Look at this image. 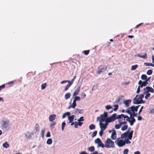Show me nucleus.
<instances>
[{
	"label": "nucleus",
	"mask_w": 154,
	"mask_h": 154,
	"mask_svg": "<svg viewBox=\"0 0 154 154\" xmlns=\"http://www.w3.org/2000/svg\"><path fill=\"white\" fill-rule=\"evenodd\" d=\"M80 86H78L76 89L75 90V91L73 93V96H75L77 95L80 91Z\"/></svg>",
	"instance_id": "obj_13"
},
{
	"label": "nucleus",
	"mask_w": 154,
	"mask_h": 154,
	"mask_svg": "<svg viewBox=\"0 0 154 154\" xmlns=\"http://www.w3.org/2000/svg\"><path fill=\"white\" fill-rule=\"evenodd\" d=\"M117 115L116 113H114L110 117L107 118L106 120V123H109L115 121L116 119H119V122L120 121H122L121 119L120 115H118L116 116Z\"/></svg>",
	"instance_id": "obj_2"
},
{
	"label": "nucleus",
	"mask_w": 154,
	"mask_h": 154,
	"mask_svg": "<svg viewBox=\"0 0 154 154\" xmlns=\"http://www.w3.org/2000/svg\"><path fill=\"white\" fill-rule=\"evenodd\" d=\"M70 96V93H66L65 95V98L66 99H69Z\"/></svg>",
	"instance_id": "obj_25"
},
{
	"label": "nucleus",
	"mask_w": 154,
	"mask_h": 154,
	"mask_svg": "<svg viewBox=\"0 0 154 154\" xmlns=\"http://www.w3.org/2000/svg\"><path fill=\"white\" fill-rule=\"evenodd\" d=\"M152 70L151 69L148 70L147 72V74L148 75H151L152 73Z\"/></svg>",
	"instance_id": "obj_38"
},
{
	"label": "nucleus",
	"mask_w": 154,
	"mask_h": 154,
	"mask_svg": "<svg viewBox=\"0 0 154 154\" xmlns=\"http://www.w3.org/2000/svg\"><path fill=\"white\" fill-rule=\"evenodd\" d=\"M107 116V113L106 112H104L103 114H101L100 117L97 118V120H99L100 122H102L106 121V120Z\"/></svg>",
	"instance_id": "obj_4"
},
{
	"label": "nucleus",
	"mask_w": 154,
	"mask_h": 154,
	"mask_svg": "<svg viewBox=\"0 0 154 154\" xmlns=\"http://www.w3.org/2000/svg\"><path fill=\"white\" fill-rule=\"evenodd\" d=\"M144 64V65L146 66H152L154 67V65L153 64H152V63H145Z\"/></svg>",
	"instance_id": "obj_26"
},
{
	"label": "nucleus",
	"mask_w": 154,
	"mask_h": 154,
	"mask_svg": "<svg viewBox=\"0 0 154 154\" xmlns=\"http://www.w3.org/2000/svg\"><path fill=\"white\" fill-rule=\"evenodd\" d=\"M141 78L143 80H146L147 79V76L143 74L141 75Z\"/></svg>",
	"instance_id": "obj_40"
},
{
	"label": "nucleus",
	"mask_w": 154,
	"mask_h": 154,
	"mask_svg": "<svg viewBox=\"0 0 154 154\" xmlns=\"http://www.w3.org/2000/svg\"><path fill=\"white\" fill-rule=\"evenodd\" d=\"M131 100H128L124 101V103L126 107H128L129 106V104L131 103Z\"/></svg>",
	"instance_id": "obj_18"
},
{
	"label": "nucleus",
	"mask_w": 154,
	"mask_h": 154,
	"mask_svg": "<svg viewBox=\"0 0 154 154\" xmlns=\"http://www.w3.org/2000/svg\"><path fill=\"white\" fill-rule=\"evenodd\" d=\"M138 66L137 65H135L132 66L131 68V70H135L137 67Z\"/></svg>",
	"instance_id": "obj_31"
},
{
	"label": "nucleus",
	"mask_w": 154,
	"mask_h": 154,
	"mask_svg": "<svg viewBox=\"0 0 154 154\" xmlns=\"http://www.w3.org/2000/svg\"><path fill=\"white\" fill-rule=\"evenodd\" d=\"M88 150L89 151L91 152H93L94 150V148L93 146H91L88 148Z\"/></svg>",
	"instance_id": "obj_29"
},
{
	"label": "nucleus",
	"mask_w": 154,
	"mask_h": 154,
	"mask_svg": "<svg viewBox=\"0 0 154 154\" xmlns=\"http://www.w3.org/2000/svg\"><path fill=\"white\" fill-rule=\"evenodd\" d=\"M138 84L140 85V88H142L143 86H146L147 84H148V83L145 82H142L140 80L138 82Z\"/></svg>",
	"instance_id": "obj_10"
},
{
	"label": "nucleus",
	"mask_w": 154,
	"mask_h": 154,
	"mask_svg": "<svg viewBox=\"0 0 154 154\" xmlns=\"http://www.w3.org/2000/svg\"><path fill=\"white\" fill-rule=\"evenodd\" d=\"M5 84H3L2 85L0 86V91L1 90L5 88Z\"/></svg>",
	"instance_id": "obj_51"
},
{
	"label": "nucleus",
	"mask_w": 154,
	"mask_h": 154,
	"mask_svg": "<svg viewBox=\"0 0 154 154\" xmlns=\"http://www.w3.org/2000/svg\"><path fill=\"white\" fill-rule=\"evenodd\" d=\"M68 83H69L68 84L70 86H71L72 84V83H73V81H72L71 80L70 82L69 81H68Z\"/></svg>",
	"instance_id": "obj_60"
},
{
	"label": "nucleus",
	"mask_w": 154,
	"mask_h": 154,
	"mask_svg": "<svg viewBox=\"0 0 154 154\" xmlns=\"http://www.w3.org/2000/svg\"><path fill=\"white\" fill-rule=\"evenodd\" d=\"M56 115L53 114L49 116V119L50 122H53L56 118Z\"/></svg>",
	"instance_id": "obj_14"
},
{
	"label": "nucleus",
	"mask_w": 154,
	"mask_h": 154,
	"mask_svg": "<svg viewBox=\"0 0 154 154\" xmlns=\"http://www.w3.org/2000/svg\"><path fill=\"white\" fill-rule=\"evenodd\" d=\"M70 86L68 84L65 87V88L64 89V91H66L68 90L69 89V87Z\"/></svg>",
	"instance_id": "obj_45"
},
{
	"label": "nucleus",
	"mask_w": 154,
	"mask_h": 154,
	"mask_svg": "<svg viewBox=\"0 0 154 154\" xmlns=\"http://www.w3.org/2000/svg\"><path fill=\"white\" fill-rule=\"evenodd\" d=\"M98 70L97 72V74H99L101 73L104 72L107 69V67L105 65H101L98 67Z\"/></svg>",
	"instance_id": "obj_5"
},
{
	"label": "nucleus",
	"mask_w": 154,
	"mask_h": 154,
	"mask_svg": "<svg viewBox=\"0 0 154 154\" xmlns=\"http://www.w3.org/2000/svg\"><path fill=\"white\" fill-rule=\"evenodd\" d=\"M128 152V150L127 149H125L123 151V154H127Z\"/></svg>",
	"instance_id": "obj_48"
},
{
	"label": "nucleus",
	"mask_w": 154,
	"mask_h": 154,
	"mask_svg": "<svg viewBox=\"0 0 154 154\" xmlns=\"http://www.w3.org/2000/svg\"><path fill=\"white\" fill-rule=\"evenodd\" d=\"M39 126L38 124L36 123L35 124V132L36 133L37 132L39 131Z\"/></svg>",
	"instance_id": "obj_22"
},
{
	"label": "nucleus",
	"mask_w": 154,
	"mask_h": 154,
	"mask_svg": "<svg viewBox=\"0 0 154 154\" xmlns=\"http://www.w3.org/2000/svg\"><path fill=\"white\" fill-rule=\"evenodd\" d=\"M68 83H69L68 84L70 86H71L72 84V83H73V81H72L71 80L70 82L69 81H68Z\"/></svg>",
	"instance_id": "obj_59"
},
{
	"label": "nucleus",
	"mask_w": 154,
	"mask_h": 154,
	"mask_svg": "<svg viewBox=\"0 0 154 154\" xmlns=\"http://www.w3.org/2000/svg\"><path fill=\"white\" fill-rule=\"evenodd\" d=\"M130 115V118H131V120H133L134 121H135V119L134 118V117H133V116H131V114H129Z\"/></svg>",
	"instance_id": "obj_55"
},
{
	"label": "nucleus",
	"mask_w": 154,
	"mask_h": 154,
	"mask_svg": "<svg viewBox=\"0 0 154 154\" xmlns=\"http://www.w3.org/2000/svg\"><path fill=\"white\" fill-rule=\"evenodd\" d=\"M107 123H108L106 122L105 124H104L102 123V122H100V129L102 130H103L104 131L107 128Z\"/></svg>",
	"instance_id": "obj_7"
},
{
	"label": "nucleus",
	"mask_w": 154,
	"mask_h": 154,
	"mask_svg": "<svg viewBox=\"0 0 154 154\" xmlns=\"http://www.w3.org/2000/svg\"><path fill=\"white\" fill-rule=\"evenodd\" d=\"M56 124V122H55L53 121L50 125V127L51 128H54V126Z\"/></svg>",
	"instance_id": "obj_28"
},
{
	"label": "nucleus",
	"mask_w": 154,
	"mask_h": 154,
	"mask_svg": "<svg viewBox=\"0 0 154 154\" xmlns=\"http://www.w3.org/2000/svg\"><path fill=\"white\" fill-rule=\"evenodd\" d=\"M83 117H81L78 120V122H80V121H84V119H83Z\"/></svg>",
	"instance_id": "obj_50"
},
{
	"label": "nucleus",
	"mask_w": 154,
	"mask_h": 154,
	"mask_svg": "<svg viewBox=\"0 0 154 154\" xmlns=\"http://www.w3.org/2000/svg\"><path fill=\"white\" fill-rule=\"evenodd\" d=\"M9 123V122L8 121H4L2 125V128L4 129L8 127Z\"/></svg>",
	"instance_id": "obj_11"
},
{
	"label": "nucleus",
	"mask_w": 154,
	"mask_h": 154,
	"mask_svg": "<svg viewBox=\"0 0 154 154\" xmlns=\"http://www.w3.org/2000/svg\"><path fill=\"white\" fill-rule=\"evenodd\" d=\"M52 143V140L50 138H49L47 141V143L48 144H51Z\"/></svg>",
	"instance_id": "obj_34"
},
{
	"label": "nucleus",
	"mask_w": 154,
	"mask_h": 154,
	"mask_svg": "<svg viewBox=\"0 0 154 154\" xmlns=\"http://www.w3.org/2000/svg\"><path fill=\"white\" fill-rule=\"evenodd\" d=\"M83 110L82 109H77L75 110V112L78 113H82Z\"/></svg>",
	"instance_id": "obj_30"
},
{
	"label": "nucleus",
	"mask_w": 154,
	"mask_h": 154,
	"mask_svg": "<svg viewBox=\"0 0 154 154\" xmlns=\"http://www.w3.org/2000/svg\"><path fill=\"white\" fill-rule=\"evenodd\" d=\"M68 117V119L69 120V123H72L75 118V116L74 115H73L71 116H69Z\"/></svg>",
	"instance_id": "obj_19"
},
{
	"label": "nucleus",
	"mask_w": 154,
	"mask_h": 154,
	"mask_svg": "<svg viewBox=\"0 0 154 154\" xmlns=\"http://www.w3.org/2000/svg\"><path fill=\"white\" fill-rule=\"evenodd\" d=\"M97 133V132L96 131H94V132H93L92 134V137H95Z\"/></svg>",
	"instance_id": "obj_44"
},
{
	"label": "nucleus",
	"mask_w": 154,
	"mask_h": 154,
	"mask_svg": "<svg viewBox=\"0 0 154 154\" xmlns=\"http://www.w3.org/2000/svg\"><path fill=\"white\" fill-rule=\"evenodd\" d=\"M140 105H139L136 106H132L128 108V109L125 112L128 114H131V113L137 112V111L138 107Z\"/></svg>",
	"instance_id": "obj_3"
},
{
	"label": "nucleus",
	"mask_w": 154,
	"mask_h": 154,
	"mask_svg": "<svg viewBox=\"0 0 154 154\" xmlns=\"http://www.w3.org/2000/svg\"><path fill=\"white\" fill-rule=\"evenodd\" d=\"M75 97L74 98V99L76 100V101H80V97H79L78 96H75Z\"/></svg>",
	"instance_id": "obj_47"
},
{
	"label": "nucleus",
	"mask_w": 154,
	"mask_h": 154,
	"mask_svg": "<svg viewBox=\"0 0 154 154\" xmlns=\"http://www.w3.org/2000/svg\"><path fill=\"white\" fill-rule=\"evenodd\" d=\"M50 136H51V135H50V132L48 131L47 132V133L46 134V136L47 137H50Z\"/></svg>",
	"instance_id": "obj_62"
},
{
	"label": "nucleus",
	"mask_w": 154,
	"mask_h": 154,
	"mask_svg": "<svg viewBox=\"0 0 154 154\" xmlns=\"http://www.w3.org/2000/svg\"><path fill=\"white\" fill-rule=\"evenodd\" d=\"M47 85V84L46 83H44L43 84H42L41 85V89L42 90H43L45 88L46 86Z\"/></svg>",
	"instance_id": "obj_32"
},
{
	"label": "nucleus",
	"mask_w": 154,
	"mask_h": 154,
	"mask_svg": "<svg viewBox=\"0 0 154 154\" xmlns=\"http://www.w3.org/2000/svg\"><path fill=\"white\" fill-rule=\"evenodd\" d=\"M128 122L130 123L131 125H132L135 121L130 120Z\"/></svg>",
	"instance_id": "obj_46"
},
{
	"label": "nucleus",
	"mask_w": 154,
	"mask_h": 154,
	"mask_svg": "<svg viewBox=\"0 0 154 154\" xmlns=\"http://www.w3.org/2000/svg\"><path fill=\"white\" fill-rule=\"evenodd\" d=\"M145 94H146V95L145 96V98L146 99H147L149 97L150 94L149 93H144Z\"/></svg>",
	"instance_id": "obj_42"
},
{
	"label": "nucleus",
	"mask_w": 154,
	"mask_h": 154,
	"mask_svg": "<svg viewBox=\"0 0 154 154\" xmlns=\"http://www.w3.org/2000/svg\"><path fill=\"white\" fill-rule=\"evenodd\" d=\"M150 113H153L154 114V108L150 110Z\"/></svg>",
	"instance_id": "obj_64"
},
{
	"label": "nucleus",
	"mask_w": 154,
	"mask_h": 154,
	"mask_svg": "<svg viewBox=\"0 0 154 154\" xmlns=\"http://www.w3.org/2000/svg\"><path fill=\"white\" fill-rule=\"evenodd\" d=\"M121 116V119L122 121V119L123 118H124V120H125V119L126 118V120L128 122H129V120H130V118L128 116L125 115L123 114H122L120 115Z\"/></svg>",
	"instance_id": "obj_9"
},
{
	"label": "nucleus",
	"mask_w": 154,
	"mask_h": 154,
	"mask_svg": "<svg viewBox=\"0 0 154 154\" xmlns=\"http://www.w3.org/2000/svg\"><path fill=\"white\" fill-rule=\"evenodd\" d=\"M128 127V125H125L122 127L121 130L122 131L125 130Z\"/></svg>",
	"instance_id": "obj_36"
},
{
	"label": "nucleus",
	"mask_w": 154,
	"mask_h": 154,
	"mask_svg": "<svg viewBox=\"0 0 154 154\" xmlns=\"http://www.w3.org/2000/svg\"><path fill=\"white\" fill-rule=\"evenodd\" d=\"M140 86H139L137 88V94H138L140 91Z\"/></svg>",
	"instance_id": "obj_56"
},
{
	"label": "nucleus",
	"mask_w": 154,
	"mask_h": 154,
	"mask_svg": "<svg viewBox=\"0 0 154 154\" xmlns=\"http://www.w3.org/2000/svg\"><path fill=\"white\" fill-rule=\"evenodd\" d=\"M95 143L98 144H103L100 139L99 138H97L95 140Z\"/></svg>",
	"instance_id": "obj_21"
},
{
	"label": "nucleus",
	"mask_w": 154,
	"mask_h": 154,
	"mask_svg": "<svg viewBox=\"0 0 154 154\" xmlns=\"http://www.w3.org/2000/svg\"><path fill=\"white\" fill-rule=\"evenodd\" d=\"M66 125V123L64 122H62V130L63 131L64 130V128Z\"/></svg>",
	"instance_id": "obj_43"
},
{
	"label": "nucleus",
	"mask_w": 154,
	"mask_h": 154,
	"mask_svg": "<svg viewBox=\"0 0 154 154\" xmlns=\"http://www.w3.org/2000/svg\"><path fill=\"white\" fill-rule=\"evenodd\" d=\"M95 128V125H94L93 124L91 125L89 127V128L91 130L94 129Z\"/></svg>",
	"instance_id": "obj_27"
},
{
	"label": "nucleus",
	"mask_w": 154,
	"mask_h": 154,
	"mask_svg": "<svg viewBox=\"0 0 154 154\" xmlns=\"http://www.w3.org/2000/svg\"><path fill=\"white\" fill-rule=\"evenodd\" d=\"M70 115V113L69 112H66L65 113L63 114V115L62 116V118L63 119L64 118L66 117V116H69Z\"/></svg>",
	"instance_id": "obj_23"
},
{
	"label": "nucleus",
	"mask_w": 154,
	"mask_h": 154,
	"mask_svg": "<svg viewBox=\"0 0 154 154\" xmlns=\"http://www.w3.org/2000/svg\"><path fill=\"white\" fill-rule=\"evenodd\" d=\"M124 97V96L123 95L121 96L120 97H118L117 98V100L116 101V102L117 103H119V101L120 100H121V98L122 97Z\"/></svg>",
	"instance_id": "obj_41"
},
{
	"label": "nucleus",
	"mask_w": 154,
	"mask_h": 154,
	"mask_svg": "<svg viewBox=\"0 0 154 154\" xmlns=\"http://www.w3.org/2000/svg\"><path fill=\"white\" fill-rule=\"evenodd\" d=\"M68 83H69L68 84L70 86H71L72 84V83H73V81H72L71 80L70 82L69 81H68Z\"/></svg>",
	"instance_id": "obj_58"
},
{
	"label": "nucleus",
	"mask_w": 154,
	"mask_h": 154,
	"mask_svg": "<svg viewBox=\"0 0 154 154\" xmlns=\"http://www.w3.org/2000/svg\"><path fill=\"white\" fill-rule=\"evenodd\" d=\"M136 100H138L139 102H141L140 99V98L138 97V95H137L133 99V103L134 104H139V103H136Z\"/></svg>",
	"instance_id": "obj_16"
},
{
	"label": "nucleus",
	"mask_w": 154,
	"mask_h": 154,
	"mask_svg": "<svg viewBox=\"0 0 154 154\" xmlns=\"http://www.w3.org/2000/svg\"><path fill=\"white\" fill-rule=\"evenodd\" d=\"M120 121H120L119 122L121 126L125 124H127V122L125 121H124V122H120Z\"/></svg>",
	"instance_id": "obj_53"
},
{
	"label": "nucleus",
	"mask_w": 154,
	"mask_h": 154,
	"mask_svg": "<svg viewBox=\"0 0 154 154\" xmlns=\"http://www.w3.org/2000/svg\"><path fill=\"white\" fill-rule=\"evenodd\" d=\"M104 131V130H102L100 129V131L99 132V135H100V136H102V135L103 134V131Z\"/></svg>",
	"instance_id": "obj_54"
},
{
	"label": "nucleus",
	"mask_w": 154,
	"mask_h": 154,
	"mask_svg": "<svg viewBox=\"0 0 154 154\" xmlns=\"http://www.w3.org/2000/svg\"><path fill=\"white\" fill-rule=\"evenodd\" d=\"M90 154H103L102 153H98V152L96 151L94 152L93 153H91Z\"/></svg>",
	"instance_id": "obj_57"
},
{
	"label": "nucleus",
	"mask_w": 154,
	"mask_h": 154,
	"mask_svg": "<svg viewBox=\"0 0 154 154\" xmlns=\"http://www.w3.org/2000/svg\"><path fill=\"white\" fill-rule=\"evenodd\" d=\"M144 93H147L149 92L151 93L154 92V89L151 87L147 86L145 88H144Z\"/></svg>",
	"instance_id": "obj_6"
},
{
	"label": "nucleus",
	"mask_w": 154,
	"mask_h": 154,
	"mask_svg": "<svg viewBox=\"0 0 154 154\" xmlns=\"http://www.w3.org/2000/svg\"><path fill=\"white\" fill-rule=\"evenodd\" d=\"M114 143L110 139L107 138L105 142V144H114Z\"/></svg>",
	"instance_id": "obj_15"
},
{
	"label": "nucleus",
	"mask_w": 154,
	"mask_h": 154,
	"mask_svg": "<svg viewBox=\"0 0 154 154\" xmlns=\"http://www.w3.org/2000/svg\"><path fill=\"white\" fill-rule=\"evenodd\" d=\"M138 97L140 98V99L141 102H139L138 100H136V103H144V101L143 100L142 98L144 97V94H142L140 95H138Z\"/></svg>",
	"instance_id": "obj_8"
},
{
	"label": "nucleus",
	"mask_w": 154,
	"mask_h": 154,
	"mask_svg": "<svg viewBox=\"0 0 154 154\" xmlns=\"http://www.w3.org/2000/svg\"><path fill=\"white\" fill-rule=\"evenodd\" d=\"M81 95L82 98H84L86 96L85 94L84 93H82Z\"/></svg>",
	"instance_id": "obj_49"
},
{
	"label": "nucleus",
	"mask_w": 154,
	"mask_h": 154,
	"mask_svg": "<svg viewBox=\"0 0 154 154\" xmlns=\"http://www.w3.org/2000/svg\"><path fill=\"white\" fill-rule=\"evenodd\" d=\"M76 103H72V105H71L72 108H74L76 106Z\"/></svg>",
	"instance_id": "obj_61"
},
{
	"label": "nucleus",
	"mask_w": 154,
	"mask_h": 154,
	"mask_svg": "<svg viewBox=\"0 0 154 154\" xmlns=\"http://www.w3.org/2000/svg\"><path fill=\"white\" fill-rule=\"evenodd\" d=\"M143 106H142L141 107L140 109V110L139 111V113L138 114V115H139L140 114L141 112L142 111V110L143 109Z\"/></svg>",
	"instance_id": "obj_63"
},
{
	"label": "nucleus",
	"mask_w": 154,
	"mask_h": 154,
	"mask_svg": "<svg viewBox=\"0 0 154 154\" xmlns=\"http://www.w3.org/2000/svg\"><path fill=\"white\" fill-rule=\"evenodd\" d=\"M121 125L120 123L119 124H116L115 125V128L116 129H118L121 127Z\"/></svg>",
	"instance_id": "obj_39"
},
{
	"label": "nucleus",
	"mask_w": 154,
	"mask_h": 154,
	"mask_svg": "<svg viewBox=\"0 0 154 154\" xmlns=\"http://www.w3.org/2000/svg\"><path fill=\"white\" fill-rule=\"evenodd\" d=\"M116 131L115 130H114L112 131L111 136V138L113 140H116Z\"/></svg>",
	"instance_id": "obj_17"
},
{
	"label": "nucleus",
	"mask_w": 154,
	"mask_h": 154,
	"mask_svg": "<svg viewBox=\"0 0 154 154\" xmlns=\"http://www.w3.org/2000/svg\"><path fill=\"white\" fill-rule=\"evenodd\" d=\"M113 106L114 107V108L113 109V110L115 111H116L118 108L119 106L117 105H115Z\"/></svg>",
	"instance_id": "obj_33"
},
{
	"label": "nucleus",
	"mask_w": 154,
	"mask_h": 154,
	"mask_svg": "<svg viewBox=\"0 0 154 154\" xmlns=\"http://www.w3.org/2000/svg\"><path fill=\"white\" fill-rule=\"evenodd\" d=\"M84 53V54L85 55H88L89 52H90V51L89 50H85V51H83Z\"/></svg>",
	"instance_id": "obj_37"
},
{
	"label": "nucleus",
	"mask_w": 154,
	"mask_h": 154,
	"mask_svg": "<svg viewBox=\"0 0 154 154\" xmlns=\"http://www.w3.org/2000/svg\"><path fill=\"white\" fill-rule=\"evenodd\" d=\"M137 56L139 57L144 59H146L147 58V55L146 53H145L143 55H141L139 54L137 55Z\"/></svg>",
	"instance_id": "obj_24"
},
{
	"label": "nucleus",
	"mask_w": 154,
	"mask_h": 154,
	"mask_svg": "<svg viewBox=\"0 0 154 154\" xmlns=\"http://www.w3.org/2000/svg\"><path fill=\"white\" fill-rule=\"evenodd\" d=\"M137 113H135V112L131 113V116H132L134 117H136L137 116Z\"/></svg>",
	"instance_id": "obj_52"
},
{
	"label": "nucleus",
	"mask_w": 154,
	"mask_h": 154,
	"mask_svg": "<svg viewBox=\"0 0 154 154\" xmlns=\"http://www.w3.org/2000/svg\"><path fill=\"white\" fill-rule=\"evenodd\" d=\"M105 108L106 110H108L110 109H112V107L109 105H108L106 106Z\"/></svg>",
	"instance_id": "obj_35"
},
{
	"label": "nucleus",
	"mask_w": 154,
	"mask_h": 154,
	"mask_svg": "<svg viewBox=\"0 0 154 154\" xmlns=\"http://www.w3.org/2000/svg\"><path fill=\"white\" fill-rule=\"evenodd\" d=\"M33 134L32 133L28 132L26 133L25 134V136L27 138H30Z\"/></svg>",
	"instance_id": "obj_20"
},
{
	"label": "nucleus",
	"mask_w": 154,
	"mask_h": 154,
	"mask_svg": "<svg viewBox=\"0 0 154 154\" xmlns=\"http://www.w3.org/2000/svg\"><path fill=\"white\" fill-rule=\"evenodd\" d=\"M101 147L102 148L104 147L107 148H110L111 147H115V145H98V147Z\"/></svg>",
	"instance_id": "obj_12"
},
{
	"label": "nucleus",
	"mask_w": 154,
	"mask_h": 154,
	"mask_svg": "<svg viewBox=\"0 0 154 154\" xmlns=\"http://www.w3.org/2000/svg\"><path fill=\"white\" fill-rule=\"evenodd\" d=\"M133 133V131H131L130 133L125 132L123 133L121 135V137L122 138H124V140L118 138L116 141V143L117 142V144H125L126 143H131L129 139L131 140L132 139Z\"/></svg>",
	"instance_id": "obj_1"
}]
</instances>
